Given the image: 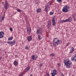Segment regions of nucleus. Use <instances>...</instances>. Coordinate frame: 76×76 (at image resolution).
<instances>
[{
  "label": "nucleus",
  "mask_w": 76,
  "mask_h": 76,
  "mask_svg": "<svg viewBox=\"0 0 76 76\" xmlns=\"http://www.w3.org/2000/svg\"><path fill=\"white\" fill-rule=\"evenodd\" d=\"M72 20V17H69L67 19L65 20H62L60 21L61 23H64L65 22H70Z\"/></svg>",
  "instance_id": "nucleus-4"
},
{
  "label": "nucleus",
  "mask_w": 76,
  "mask_h": 76,
  "mask_svg": "<svg viewBox=\"0 0 76 76\" xmlns=\"http://www.w3.org/2000/svg\"><path fill=\"white\" fill-rule=\"evenodd\" d=\"M28 48V46H26L25 47L26 50H27Z\"/></svg>",
  "instance_id": "nucleus-28"
},
{
  "label": "nucleus",
  "mask_w": 76,
  "mask_h": 76,
  "mask_svg": "<svg viewBox=\"0 0 76 76\" xmlns=\"http://www.w3.org/2000/svg\"><path fill=\"white\" fill-rule=\"evenodd\" d=\"M52 75V76H55V75Z\"/></svg>",
  "instance_id": "nucleus-40"
},
{
  "label": "nucleus",
  "mask_w": 76,
  "mask_h": 76,
  "mask_svg": "<svg viewBox=\"0 0 76 76\" xmlns=\"http://www.w3.org/2000/svg\"><path fill=\"white\" fill-rule=\"evenodd\" d=\"M7 44H9L10 45H15V43H16V41L14 40L12 41H10L7 42Z\"/></svg>",
  "instance_id": "nucleus-6"
},
{
  "label": "nucleus",
  "mask_w": 76,
  "mask_h": 76,
  "mask_svg": "<svg viewBox=\"0 0 76 76\" xmlns=\"http://www.w3.org/2000/svg\"><path fill=\"white\" fill-rule=\"evenodd\" d=\"M72 61H76V54H75L73 56L71 59Z\"/></svg>",
  "instance_id": "nucleus-8"
},
{
  "label": "nucleus",
  "mask_w": 76,
  "mask_h": 76,
  "mask_svg": "<svg viewBox=\"0 0 76 76\" xmlns=\"http://www.w3.org/2000/svg\"><path fill=\"white\" fill-rule=\"evenodd\" d=\"M27 40L28 42H30L32 40V37L31 36H28L27 38Z\"/></svg>",
  "instance_id": "nucleus-17"
},
{
  "label": "nucleus",
  "mask_w": 76,
  "mask_h": 76,
  "mask_svg": "<svg viewBox=\"0 0 76 76\" xmlns=\"http://www.w3.org/2000/svg\"><path fill=\"white\" fill-rule=\"evenodd\" d=\"M72 16L73 18L74 19L75 21H76V18H75V14H73Z\"/></svg>",
  "instance_id": "nucleus-23"
},
{
  "label": "nucleus",
  "mask_w": 76,
  "mask_h": 76,
  "mask_svg": "<svg viewBox=\"0 0 76 76\" xmlns=\"http://www.w3.org/2000/svg\"><path fill=\"white\" fill-rule=\"evenodd\" d=\"M70 52L69 53H73L75 51V49L73 47H72L71 49L70 50Z\"/></svg>",
  "instance_id": "nucleus-14"
},
{
  "label": "nucleus",
  "mask_w": 76,
  "mask_h": 76,
  "mask_svg": "<svg viewBox=\"0 0 76 76\" xmlns=\"http://www.w3.org/2000/svg\"><path fill=\"white\" fill-rule=\"evenodd\" d=\"M37 58H38V56H36L35 57V55H32L31 56V59H32V60H35Z\"/></svg>",
  "instance_id": "nucleus-12"
},
{
  "label": "nucleus",
  "mask_w": 76,
  "mask_h": 76,
  "mask_svg": "<svg viewBox=\"0 0 76 76\" xmlns=\"http://www.w3.org/2000/svg\"><path fill=\"white\" fill-rule=\"evenodd\" d=\"M15 57H16H16H18V56L15 55Z\"/></svg>",
  "instance_id": "nucleus-35"
},
{
  "label": "nucleus",
  "mask_w": 76,
  "mask_h": 76,
  "mask_svg": "<svg viewBox=\"0 0 76 76\" xmlns=\"http://www.w3.org/2000/svg\"><path fill=\"white\" fill-rule=\"evenodd\" d=\"M60 41L58 38H54L52 42L53 47H56L58 46V45L60 44Z\"/></svg>",
  "instance_id": "nucleus-2"
},
{
  "label": "nucleus",
  "mask_w": 76,
  "mask_h": 76,
  "mask_svg": "<svg viewBox=\"0 0 76 76\" xmlns=\"http://www.w3.org/2000/svg\"><path fill=\"white\" fill-rule=\"evenodd\" d=\"M69 45V43H68L66 44V46H68Z\"/></svg>",
  "instance_id": "nucleus-33"
},
{
  "label": "nucleus",
  "mask_w": 76,
  "mask_h": 76,
  "mask_svg": "<svg viewBox=\"0 0 76 76\" xmlns=\"http://www.w3.org/2000/svg\"><path fill=\"white\" fill-rule=\"evenodd\" d=\"M41 8H38L37 10V13L41 12Z\"/></svg>",
  "instance_id": "nucleus-19"
},
{
  "label": "nucleus",
  "mask_w": 76,
  "mask_h": 76,
  "mask_svg": "<svg viewBox=\"0 0 76 76\" xmlns=\"http://www.w3.org/2000/svg\"><path fill=\"white\" fill-rule=\"evenodd\" d=\"M64 63L66 68L69 69V68L71 67V65L72 64V61H71L70 60H69V59H66L64 60Z\"/></svg>",
  "instance_id": "nucleus-1"
},
{
  "label": "nucleus",
  "mask_w": 76,
  "mask_h": 76,
  "mask_svg": "<svg viewBox=\"0 0 76 76\" xmlns=\"http://www.w3.org/2000/svg\"><path fill=\"white\" fill-rule=\"evenodd\" d=\"M4 18H5L4 16H3V17H2V20H4Z\"/></svg>",
  "instance_id": "nucleus-31"
},
{
  "label": "nucleus",
  "mask_w": 76,
  "mask_h": 76,
  "mask_svg": "<svg viewBox=\"0 0 76 76\" xmlns=\"http://www.w3.org/2000/svg\"><path fill=\"white\" fill-rule=\"evenodd\" d=\"M41 32V30L40 29H37L36 31V34L37 35H39Z\"/></svg>",
  "instance_id": "nucleus-18"
},
{
  "label": "nucleus",
  "mask_w": 76,
  "mask_h": 76,
  "mask_svg": "<svg viewBox=\"0 0 76 76\" xmlns=\"http://www.w3.org/2000/svg\"><path fill=\"white\" fill-rule=\"evenodd\" d=\"M30 69H31V68L30 67V66H28L25 69V72H28V71H29V70Z\"/></svg>",
  "instance_id": "nucleus-16"
},
{
  "label": "nucleus",
  "mask_w": 76,
  "mask_h": 76,
  "mask_svg": "<svg viewBox=\"0 0 76 76\" xmlns=\"http://www.w3.org/2000/svg\"><path fill=\"white\" fill-rule=\"evenodd\" d=\"M61 75H62V76H64V75H63V73L61 74Z\"/></svg>",
  "instance_id": "nucleus-36"
},
{
  "label": "nucleus",
  "mask_w": 76,
  "mask_h": 76,
  "mask_svg": "<svg viewBox=\"0 0 76 76\" xmlns=\"http://www.w3.org/2000/svg\"><path fill=\"white\" fill-rule=\"evenodd\" d=\"M58 67H60V66H61V65H60V63H58Z\"/></svg>",
  "instance_id": "nucleus-30"
},
{
  "label": "nucleus",
  "mask_w": 76,
  "mask_h": 76,
  "mask_svg": "<svg viewBox=\"0 0 76 76\" xmlns=\"http://www.w3.org/2000/svg\"><path fill=\"white\" fill-rule=\"evenodd\" d=\"M32 76V74H31L30 75V76Z\"/></svg>",
  "instance_id": "nucleus-39"
},
{
  "label": "nucleus",
  "mask_w": 76,
  "mask_h": 76,
  "mask_svg": "<svg viewBox=\"0 0 76 76\" xmlns=\"http://www.w3.org/2000/svg\"><path fill=\"white\" fill-rule=\"evenodd\" d=\"M20 2H22V1H20Z\"/></svg>",
  "instance_id": "nucleus-42"
},
{
  "label": "nucleus",
  "mask_w": 76,
  "mask_h": 76,
  "mask_svg": "<svg viewBox=\"0 0 76 76\" xmlns=\"http://www.w3.org/2000/svg\"><path fill=\"white\" fill-rule=\"evenodd\" d=\"M14 65V66H17L18 64V63L16 61H14L13 62Z\"/></svg>",
  "instance_id": "nucleus-20"
},
{
  "label": "nucleus",
  "mask_w": 76,
  "mask_h": 76,
  "mask_svg": "<svg viewBox=\"0 0 76 76\" xmlns=\"http://www.w3.org/2000/svg\"><path fill=\"white\" fill-rule=\"evenodd\" d=\"M51 26V23L50 21H48V29H50V27Z\"/></svg>",
  "instance_id": "nucleus-13"
},
{
  "label": "nucleus",
  "mask_w": 76,
  "mask_h": 76,
  "mask_svg": "<svg viewBox=\"0 0 76 76\" xmlns=\"http://www.w3.org/2000/svg\"><path fill=\"white\" fill-rule=\"evenodd\" d=\"M53 73L51 74V75H57V71L56 69H54L53 70Z\"/></svg>",
  "instance_id": "nucleus-9"
},
{
  "label": "nucleus",
  "mask_w": 76,
  "mask_h": 76,
  "mask_svg": "<svg viewBox=\"0 0 76 76\" xmlns=\"http://www.w3.org/2000/svg\"><path fill=\"white\" fill-rule=\"evenodd\" d=\"M63 12L64 13H67V12H69V6L67 5H66L64 6L62 10Z\"/></svg>",
  "instance_id": "nucleus-3"
},
{
  "label": "nucleus",
  "mask_w": 76,
  "mask_h": 76,
  "mask_svg": "<svg viewBox=\"0 0 76 76\" xmlns=\"http://www.w3.org/2000/svg\"><path fill=\"white\" fill-rule=\"evenodd\" d=\"M50 56H51V57H54V53H53L51 54Z\"/></svg>",
  "instance_id": "nucleus-26"
},
{
  "label": "nucleus",
  "mask_w": 76,
  "mask_h": 76,
  "mask_svg": "<svg viewBox=\"0 0 76 76\" xmlns=\"http://www.w3.org/2000/svg\"><path fill=\"white\" fill-rule=\"evenodd\" d=\"M54 14V12H50V15H53Z\"/></svg>",
  "instance_id": "nucleus-25"
},
{
  "label": "nucleus",
  "mask_w": 76,
  "mask_h": 76,
  "mask_svg": "<svg viewBox=\"0 0 76 76\" xmlns=\"http://www.w3.org/2000/svg\"><path fill=\"white\" fill-rule=\"evenodd\" d=\"M57 1L59 3H62V0H57Z\"/></svg>",
  "instance_id": "nucleus-24"
},
{
  "label": "nucleus",
  "mask_w": 76,
  "mask_h": 76,
  "mask_svg": "<svg viewBox=\"0 0 76 76\" xmlns=\"http://www.w3.org/2000/svg\"><path fill=\"white\" fill-rule=\"evenodd\" d=\"M1 58H2L1 57H0V60L1 59Z\"/></svg>",
  "instance_id": "nucleus-37"
},
{
  "label": "nucleus",
  "mask_w": 76,
  "mask_h": 76,
  "mask_svg": "<svg viewBox=\"0 0 76 76\" xmlns=\"http://www.w3.org/2000/svg\"><path fill=\"white\" fill-rule=\"evenodd\" d=\"M47 76H50V75H49V73H48L47 74Z\"/></svg>",
  "instance_id": "nucleus-34"
},
{
  "label": "nucleus",
  "mask_w": 76,
  "mask_h": 76,
  "mask_svg": "<svg viewBox=\"0 0 76 76\" xmlns=\"http://www.w3.org/2000/svg\"><path fill=\"white\" fill-rule=\"evenodd\" d=\"M27 32L28 34H30L31 32V29L30 28H27Z\"/></svg>",
  "instance_id": "nucleus-15"
},
{
  "label": "nucleus",
  "mask_w": 76,
  "mask_h": 76,
  "mask_svg": "<svg viewBox=\"0 0 76 76\" xmlns=\"http://www.w3.org/2000/svg\"><path fill=\"white\" fill-rule=\"evenodd\" d=\"M2 4H4V2H2Z\"/></svg>",
  "instance_id": "nucleus-41"
},
{
  "label": "nucleus",
  "mask_w": 76,
  "mask_h": 76,
  "mask_svg": "<svg viewBox=\"0 0 76 76\" xmlns=\"http://www.w3.org/2000/svg\"><path fill=\"white\" fill-rule=\"evenodd\" d=\"M55 19H56V17L55 16H54L52 19V25L53 26H55L56 25V21H55Z\"/></svg>",
  "instance_id": "nucleus-7"
},
{
  "label": "nucleus",
  "mask_w": 76,
  "mask_h": 76,
  "mask_svg": "<svg viewBox=\"0 0 76 76\" xmlns=\"http://www.w3.org/2000/svg\"><path fill=\"white\" fill-rule=\"evenodd\" d=\"M50 3H51L50 2H49L45 7V10L46 12H48V9H47V8H50V7H51V6H50L51 4Z\"/></svg>",
  "instance_id": "nucleus-5"
},
{
  "label": "nucleus",
  "mask_w": 76,
  "mask_h": 76,
  "mask_svg": "<svg viewBox=\"0 0 76 76\" xmlns=\"http://www.w3.org/2000/svg\"><path fill=\"white\" fill-rule=\"evenodd\" d=\"M43 65V64L42 63H41L40 64V66H42Z\"/></svg>",
  "instance_id": "nucleus-32"
},
{
  "label": "nucleus",
  "mask_w": 76,
  "mask_h": 76,
  "mask_svg": "<svg viewBox=\"0 0 76 76\" xmlns=\"http://www.w3.org/2000/svg\"><path fill=\"white\" fill-rule=\"evenodd\" d=\"M4 7H5V10H7V9H8V8L9 7V6L8 4V3H7V2H6L5 3V5Z\"/></svg>",
  "instance_id": "nucleus-11"
},
{
  "label": "nucleus",
  "mask_w": 76,
  "mask_h": 76,
  "mask_svg": "<svg viewBox=\"0 0 76 76\" xmlns=\"http://www.w3.org/2000/svg\"><path fill=\"white\" fill-rule=\"evenodd\" d=\"M2 22H3V20H1V23Z\"/></svg>",
  "instance_id": "nucleus-38"
},
{
  "label": "nucleus",
  "mask_w": 76,
  "mask_h": 76,
  "mask_svg": "<svg viewBox=\"0 0 76 76\" xmlns=\"http://www.w3.org/2000/svg\"><path fill=\"white\" fill-rule=\"evenodd\" d=\"M10 30L11 31V32H12V31H13V29H12V28H10Z\"/></svg>",
  "instance_id": "nucleus-29"
},
{
  "label": "nucleus",
  "mask_w": 76,
  "mask_h": 76,
  "mask_svg": "<svg viewBox=\"0 0 76 76\" xmlns=\"http://www.w3.org/2000/svg\"><path fill=\"white\" fill-rule=\"evenodd\" d=\"M4 33L3 31L0 32V38H2L4 37Z\"/></svg>",
  "instance_id": "nucleus-10"
},
{
  "label": "nucleus",
  "mask_w": 76,
  "mask_h": 76,
  "mask_svg": "<svg viewBox=\"0 0 76 76\" xmlns=\"http://www.w3.org/2000/svg\"><path fill=\"white\" fill-rule=\"evenodd\" d=\"M12 39H13V37H9L8 39L9 41H12Z\"/></svg>",
  "instance_id": "nucleus-22"
},
{
  "label": "nucleus",
  "mask_w": 76,
  "mask_h": 76,
  "mask_svg": "<svg viewBox=\"0 0 76 76\" xmlns=\"http://www.w3.org/2000/svg\"><path fill=\"white\" fill-rule=\"evenodd\" d=\"M17 10L18 12H21V10H20V9H17Z\"/></svg>",
  "instance_id": "nucleus-27"
},
{
  "label": "nucleus",
  "mask_w": 76,
  "mask_h": 76,
  "mask_svg": "<svg viewBox=\"0 0 76 76\" xmlns=\"http://www.w3.org/2000/svg\"><path fill=\"white\" fill-rule=\"evenodd\" d=\"M38 39H39V40H41V39H42V37H41V36L39 35H38Z\"/></svg>",
  "instance_id": "nucleus-21"
}]
</instances>
